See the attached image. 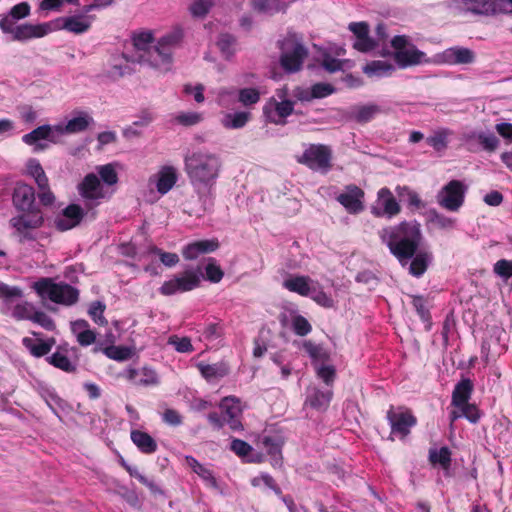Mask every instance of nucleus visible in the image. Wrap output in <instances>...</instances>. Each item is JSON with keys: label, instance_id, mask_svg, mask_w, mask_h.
I'll return each instance as SVG.
<instances>
[{"label": "nucleus", "instance_id": "nucleus-1", "mask_svg": "<svg viewBox=\"0 0 512 512\" xmlns=\"http://www.w3.org/2000/svg\"><path fill=\"white\" fill-rule=\"evenodd\" d=\"M379 238L385 244L390 253L405 265L411 260L409 273L414 277H421L427 270L432 255L427 251H419L423 240L421 225L416 220L402 221L397 225L381 229Z\"/></svg>", "mask_w": 512, "mask_h": 512}, {"label": "nucleus", "instance_id": "nucleus-54", "mask_svg": "<svg viewBox=\"0 0 512 512\" xmlns=\"http://www.w3.org/2000/svg\"><path fill=\"white\" fill-rule=\"evenodd\" d=\"M213 6L212 0H195L189 7V11L194 17H205L211 7Z\"/></svg>", "mask_w": 512, "mask_h": 512}, {"label": "nucleus", "instance_id": "nucleus-51", "mask_svg": "<svg viewBox=\"0 0 512 512\" xmlns=\"http://www.w3.org/2000/svg\"><path fill=\"white\" fill-rule=\"evenodd\" d=\"M475 137L483 150L489 153L494 152L499 146V139L493 133L480 132Z\"/></svg>", "mask_w": 512, "mask_h": 512}, {"label": "nucleus", "instance_id": "nucleus-63", "mask_svg": "<svg viewBox=\"0 0 512 512\" xmlns=\"http://www.w3.org/2000/svg\"><path fill=\"white\" fill-rule=\"evenodd\" d=\"M169 343L175 347V350L180 353H189L193 351V345L188 337L178 338L172 336L169 338Z\"/></svg>", "mask_w": 512, "mask_h": 512}, {"label": "nucleus", "instance_id": "nucleus-50", "mask_svg": "<svg viewBox=\"0 0 512 512\" xmlns=\"http://www.w3.org/2000/svg\"><path fill=\"white\" fill-rule=\"evenodd\" d=\"M260 100V92L256 88H243L238 92V101L245 107L255 105Z\"/></svg>", "mask_w": 512, "mask_h": 512}, {"label": "nucleus", "instance_id": "nucleus-33", "mask_svg": "<svg viewBox=\"0 0 512 512\" xmlns=\"http://www.w3.org/2000/svg\"><path fill=\"white\" fill-rule=\"evenodd\" d=\"M310 281L308 276H293L283 281V287L290 292L307 297L310 296L312 289L309 285Z\"/></svg>", "mask_w": 512, "mask_h": 512}, {"label": "nucleus", "instance_id": "nucleus-48", "mask_svg": "<svg viewBox=\"0 0 512 512\" xmlns=\"http://www.w3.org/2000/svg\"><path fill=\"white\" fill-rule=\"evenodd\" d=\"M34 310L35 309H34L33 304L25 301V302L16 304L12 310L11 315L17 321H21V320H30L31 321Z\"/></svg>", "mask_w": 512, "mask_h": 512}, {"label": "nucleus", "instance_id": "nucleus-3", "mask_svg": "<svg viewBox=\"0 0 512 512\" xmlns=\"http://www.w3.org/2000/svg\"><path fill=\"white\" fill-rule=\"evenodd\" d=\"M12 203L18 214L9 220L14 229L13 235L20 242L33 241V232L40 229L45 222L44 215L36 205L35 189L26 183H16L12 193Z\"/></svg>", "mask_w": 512, "mask_h": 512}, {"label": "nucleus", "instance_id": "nucleus-61", "mask_svg": "<svg viewBox=\"0 0 512 512\" xmlns=\"http://www.w3.org/2000/svg\"><path fill=\"white\" fill-rule=\"evenodd\" d=\"M317 376L323 380V382L330 386L333 384L336 378V370L332 365H323L317 368Z\"/></svg>", "mask_w": 512, "mask_h": 512}, {"label": "nucleus", "instance_id": "nucleus-2", "mask_svg": "<svg viewBox=\"0 0 512 512\" xmlns=\"http://www.w3.org/2000/svg\"><path fill=\"white\" fill-rule=\"evenodd\" d=\"M184 172L196 192L204 211L212 208L214 188L222 171L219 155L206 150L187 153L183 159Z\"/></svg>", "mask_w": 512, "mask_h": 512}, {"label": "nucleus", "instance_id": "nucleus-14", "mask_svg": "<svg viewBox=\"0 0 512 512\" xmlns=\"http://www.w3.org/2000/svg\"><path fill=\"white\" fill-rule=\"evenodd\" d=\"M364 191L356 185H349L346 191L337 196V201L351 214H358L364 210Z\"/></svg>", "mask_w": 512, "mask_h": 512}, {"label": "nucleus", "instance_id": "nucleus-28", "mask_svg": "<svg viewBox=\"0 0 512 512\" xmlns=\"http://www.w3.org/2000/svg\"><path fill=\"white\" fill-rule=\"evenodd\" d=\"M130 437L134 445L143 454H153L158 449L157 442L147 432L141 430H132Z\"/></svg>", "mask_w": 512, "mask_h": 512}, {"label": "nucleus", "instance_id": "nucleus-6", "mask_svg": "<svg viewBox=\"0 0 512 512\" xmlns=\"http://www.w3.org/2000/svg\"><path fill=\"white\" fill-rule=\"evenodd\" d=\"M183 39V31L180 28L163 35L148 55V65L151 67L168 71L172 64L173 50L178 47Z\"/></svg>", "mask_w": 512, "mask_h": 512}, {"label": "nucleus", "instance_id": "nucleus-21", "mask_svg": "<svg viewBox=\"0 0 512 512\" xmlns=\"http://www.w3.org/2000/svg\"><path fill=\"white\" fill-rule=\"evenodd\" d=\"M54 131L55 127L52 128L50 125H42L31 132L25 134L22 137V141L30 146H35V151L43 150L46 146L39 143L41 140H50L54 141Z\"/></svg>", "mask_w": 512, "mask_h": 512}, {"label": "nucleus", "instance_id": "nucleus-60", "mask_svg": "<svg viewBox=\"0 0 512 512\" xmlns=\"http://www.w3.org/2000/svg\"><path fill=\"white\" fill-rule=\"evenodd\" d=\"M310 297L313 301H315L318 305L324 308H332L334 306V301L330 295H328L323 290H316L315 288L311 289Z\"/></svg>", "mask_w": 512, "mask_h": 512}, {"label": "nucleus", "instance_id": "nucleus-36", "mask_svg": "<svg viewBox=\"0 0 512 512\" xmlns=\"http://www.w3.org/2000/svg\"><path fill=\"white\" fill-rule=\"evenodd\" d=\"M452 453L447 446L429 450V462L432 466L439 465L444 471H449L452 463Z\"/></svg>", "mask_w": 512, "mask_h": 512}, {"label": "nucleus", "instance_id": "nucleus-10", "mask_svg": "<svg viewBox=\"0 0 512 512\" xmlns=\"http://www.w3.org/2000/svg\"><path fill=\"white\" fill-rule=\"evenodd\" d=\"M386 418L391 427V433L399 436L401 439L407 437L411 428L417 424V418L410 410L397 412L393 406L389 408Z\"/></svg>", "mask_w": 512, "mask_h": 512}, {"label": "nucleus", "instance_id": "nucleus-40", "mask_svg": "<svg viewBox=\"0 0 512 512\" xmlns=\"http://www.w3.org/2000/svg\"><path fill=\"white\" fill-rule=\"evenodd\" d=\"M251 118V113L240 111L236 113H228L222 120V124L227 129H240L244 127Z\"/></svg>", "mask_w": 512, "mask_h": 512}, {"label": "nucleus", "instance_id": "nucleus-11", "mask_svg": "<svg viewBox=\"0 0 512 512\" xmlns=\"http://www.w3.org/2000/svg\"><path fill=\"white\" fill-rule=\"evenodd\" d=\"M294 112V102L291 100L277 101L271 98L263 107L267 121L275 125H285L286 118Z\"/></svg>", "mask_w": 512, "mask_h": 512}, {"label": "nucleus", "instance_id": "nucleus-23", "mask_svg": "<svg viewBox=\"0 0 512 512\" xmlns=\"http://www.w3.org/2000/svg\"><path fill=\"white\" fill-rule=\"evenodd\" d=\"M132 40L138 54V61L148 64L147 58L153 48L151 45L154 41L153 33L151 31L135 33Z\"/></svg>", "mask_w": 512, "mask_h": 512}, {"label": "nucleus", "instance_id": "nucleus-49", "mask_svg": "<svg viewBox=\"0 0 512 512\" xmlns=\"http://www.w3.org/2000/svg\"><path fill=\"white\" fill-rule=\"evenodd\" d=\"M150 254L157 255L163 265L166 267H173L179 262V256L173 252H166L157 246H151L148 249Z\"/></svg>", "mask_w": 512, "mask_h": 512}, {"label": "nucleus", "instance_id": "nucleus-32", "mask_svg": "<svg viewBox=\"0 0 512 512\" xmlns=\"http://www.w3.org/2000/svg\"><path fill=\"white\" fill-rule=\"evenodd\" d=\"M262 448L272 457L281 456L284 438L278 432L265 433L261 440Z\"/></svg>", "mask_w": 512, "mask_h": 512}, {"label": "nucleus", "instance_id": "nucleus-19", "mask_svg": "<svg viewBox=\"0 0 512 512\" xmlns=\"http://www.w3.org/2000/svg\"><path fill=\"white\" fill-rule=\"evenodd\" d=\"M378 200L381 202L383 210L380 211L373 208L372 213L375 216L381 217L386 215L388 218H392L400 213L401 207L387 187H383L378 191Z\"/></svg>", "mask_w": 512, "mask_h": 512}, {"label": "nucleus", "instance_id": "nucleus-46", "mask_svg": "<svg viewBox=\"0 0 512 512\" xmlns=\"http://www.w3.org/2000/svg\"><path fill=\"white\" fill-rule=\"evenodd\" d=\"M49 364L64 371V372H75L76 366L70 361V359L63 353L56 351L47 358Z\"/></svg>", "mask_w": 512, "mask_h": 512}, {"label": "nucleus", "instance_id": "nucleus-59", "mask_svg": "<svg viewBox=\"0 0 512 512\" xmlns=\"http://www.w3.org/2000/svg\"><path fill=\"white\" fill-rule=\"evenodd\" d=\"M142 377L135 381L136 385L140 386H155L159 384V378L157 376V373L151 369L144 367L141 370Z\"/></svg>", "mask_w": 512, "mask_h": 512}, {"label": "nucleus", "instance_id": "nucleus-58", "mask_svg": "<svg viewBox=\"0 0 512 512\" xmlns=\"http://www.w3.org/2000/svg\"><path fill=\"white\" fill-rule=\"evenodd\" d=\"M98 173L101 180L107 185H114L118 181L117 172L111 164L100 166L98 168Z\"/></svg>", "mask_w": 512, "mask_h": 512}, {"label": "nucleus", "instance_id": "nucleus-22", "mask_svg": "<svg viewBox=\"0 0 512 512\" xmlns=\"http://www.w3.org/2000/svg\"><path fill=\"white\" fill-rule=\"evenodd\" d=\"M443 57L445 62L450 65L471 64L475 61V53L465 47L455 46L444 51Z\"/></svg>", "mask_w": 512, "mask_h": 512}, {"label": "nucleus", "instance_id": "nucleus-39", "mask_svg": "<svg viewBox=\"0 0 512 512\" xmlns=\"http://www.w3.org/2000/svg\"><path fill=\"white\" fill-rule=\"evenodd\" d=\"M410 297L412 299L411 303L417 315L424 323H426V330H429L431 328L432 322L431 313L427 307V299L422 295H411Z\"/></svg>", "mask_w": 512, "mask_h": 512}, {"label": "nucleus", "instance_id": "nucleus-62", "mask_svg": "<svg viewBox=\"0 0 512 512\" xmlns=\"http://www.w3.org/2000/svg\"><path fill=\"white\" fill-rule=\"evenodd\" d=\"M138 481L144 486H146L149 489L151 495H153L154 497L164 496V490L161 488L160 484L157 483L154 479L141 474L138 476Z\"/></svg>", "mask_w": 512, "mask_h": 512}, {"label": "nucleus", "instance_id": "nucleus-35", "mask_svg": "<svg viewBox=\"0 0 512 512\" xmlns=\"http://www.w3.org/2000/svg\"><path fill=\"white\" fill-rule=\"evenodd\" d=\"M424 56L425 54L415 47L394 53L396 63L403 68L419 64Z\"/></svg>", "mask_w": 512, "mask_h": 512}, {"label": "nucleus", "instance_id": "nucleus-12", "mask_svg": "<svg viewBox=\"0 0 512 512\" xmlns=\"http://www.w3.org/2000/svg\"><path fill=\"white\" fill-rule=\"evenodd\" d=\"M49 23L31 24L23 23L11 27L10 30L2 31L5 34H11L12 39L18 42H25L31 39L42 38L51 32Z\"/></svg>", "mask_w": 512, "mask_h": 512}, {"label": "nucleus", "instance_id": "nucleus-43", "mask_svg": "<svg viewBox=\"0 0 512 512\" xmlns=\"http://www.w3.org/2000/svg\"><path fill=\"white\" fill-rule=\"evenodd\" d=\"M303 349L313 361L325 362L329 360L330 355L328 351L322 345L316 344L311 340L303 342Z\"/></svg>", "mask_w": 512, "mask_h": 512}, {"label": "nucleus", "instance_id": "nucleus-38", "mask_svg": "<svg viewBox=\"0 0 512 512\" xmlns=\"http://www.w3.org/2000/svg\"><path fill=\"white\" fill-rule=\"evenodd\" d=\"M334 91L335 88L329 83H316L311 87L310 92H303L299 98L303 101L321 99L333 94Z\"/></svg>", "mask_w": 512, "mask_h": 512}, {"label": "nucleus", "instance_id": "nucleus-20", "mask_svg": "<svg viewBox=\"0 0 512 512\" xmlns=\"http://www.w3.org/2000/svg\"><path fill=\"white\" fill-rule=\"evenodd\" d=\"M31 7L28 2H21L14 5L7 14L0 15V29L1 31L10 30L11 27L17 25L19 20H22L30 15Z\"/></svg>", "mask_w": 512, "mask_h": 512}, {"label": "nucleus", "instance_id": "nucleus-45", "mask_svg": "<svg viewBox=\"0 0 512 512\" xmlns=\"http://www.w3.org/2000/svg\"><path fill=\"white\" fill-rule=\"evenodd\" d=\"M381 112L378 105H362L355 108L354 119L358 123H367L371 121L377 114Z\"/></svg>", "mask_w": 512, "mask_h": 512}, {"label": "nucleus", "instance_id": "nucleus-5", "mask_svg": "<svg viewBox=\"0 0 512 512\" xmlns=\"http://www.w3.org/2000/svg\"><path fill=\"white\" fill-rule=\"evenodd\" d=\"M32 289L42 299L71 306L79 299V291L70 284L60 282L55 283L52 278L42 277L32 284Z\"/></svg>", "mask_w": 512, "mask_h": 512}, {"label": "nucleus", "instance_id": "nucleus-18", "mask_svg": "<svg viewBox=\"0 0 512 512\" xmlns=\"http://www.w3.org/2000/svg\"><path fill=\"white\" fill-rule=\"evenodd\" d=\"M219 248L217 239H205L191 242L182 249V255L186 260H195L200 255L208 254Z\"/></svg>", "mask_w": 512, "mask_h": 512}, {"label": "nucleus", "instance_id": "nucleus-24", "mask_svg": "<svg viewBox=\"0 0 512 512\" xmlns=\"http://www.w3.org/2000/svg\"><path fill=\"white\" fill-rule=\"evenodd\" d=\"M178 174L176 168L165 165L157 173L156 189L161 195L167 194L177 183Z\"/></svg>", "mask_w": 512, "mask_h": 512}, {"label": "nucleus", "instance_id": "nucleus-53", "mask_svg": "<svg viewBox=\"0 0 512 512\" xmlns=\"http://www.w3.org/2000/svg\"><path fill=\"white\" fill-rule=\"evenodd\" d=\"M37 187H38V198H39L41 205H43L45 207L52 206L56 201V197L50 188L49 181L41 183V184L37 185Z\"/></svg>", "mask_w": 512, "mask_h": 512}, {"label": "nucleus", "instance_id": "nucleus-27", "mask_svg": "<svg viewBox=\"0 0 512 512\" xmlns=\"http://www.w3.org/2000/svg\"><path fill=\"white\" fill-rule=\"evenodd\" d=\"M473 391L474 384L472 380L469 378H462L459 382H457L453 389L451 405L454 407L465 404L471 399Z\"/></svg>", "mask_w": 512, "mask_h": 512}, {"label": "nucleus", "instance_id": "nucleus-42", "mask_svg": "<svg viewBox=\"0 0 512 512\" xmlns=\"http://www.w3.org/2000/svg\"><path fill=\"white\" fill-rule=\"evenodd\" d=\"M452 135V131L447 128H441L429 136L426 141L427 144L433 147L436 151H442L448 146V137Z\"/></svg>", "mask_w": 512, "mask_h": 512}, {"label": "nucleus", "instance_id": "nucleus-41", "mask_svg": "<svg viewBox=\"0 0 512 512\" xmlns=\"http://www.w3.org/2000/svg\"><path fill=\"white\" fill-rule=\"evenodd\" d=\"M239 404L240 401L235 396H226L221 400L219 407L222 410V417L224 421L237 414H242Z\"/></svg>", "mask_w": 512, "mask_h": 512}, {"label": "nucleus", "instance_id": "nucleus-37", "mask_svg": "<svg viewBox=\"0 0 512 512\" xmlns=\"http://www.w3.org/2000/svg\"><path fill=\"white\" fill-rule=\"evenodd\" d=\"M395 70L394 66L386 61L373 60L363 67V72L369 76H388Z\"/></svg>", "mask_w": 512, "mask_h": 512}, {"label": "nucleus", "instance_id": "nucleus-56", "mask_svg": "<svg viewBox=\"0 0 512 512\" xmlns=\"http://www.w3.org/2000/svg\"><path fill=\"white\" fill-rule=\"evenodd\" d=\"M28 172L34 178L37 185L49 181L44 169L37 160L29 161Z\"/></svg>", "mask_w": 512, "mask_h": 512}, {"label": "nucleus", "instance_id": "nucleus-31", "mask_svg": "<svg viewBox=\"0 0 512 512\" xmlns=\"http://www.w3.org/2000/svg\"><path fill=\"white\" fill-rule=\"evenodd\" d=\"M331 390L323 391L319 388H312L309 392L306 403L316 410H326L332 400Z\"/></svg>", "mask_w": 512, "mask_h": 512}, {"label": "nucleus", "instance_id": "nucleus-4", "mask_svg": "<svg viewBox=\"0 0 512 512\" xmlns=\"http://www.w3.org/2000/svg\"><path fill=\"white\" fill-rule=\"evenodd\" d=\"M280 50L279 64L286 73L299 72L309 55L308 48L296 33L288 32L277 42Z\"/></svg>", "mask_w": 512, "mask_h": 512}, {"label": "nucleus", "instance_id": "nucleus-9", "mask_svg": "<svg viewBox=\"0 0 512 512\" xmlns=\"http://www.w3.org/2000/svg\"><path fill=\"white\" fill-rule=\"evenodd\" d=\"M466 187L460 180H451L437 195L438 204L448 211H458L464 204Z\"/></svg>", "mask_w": 512, "mask_h": 512}, {"label": "nucleus", "instance_id": "nucleus-13", "mask_svg": "<svg viewBox=\"0 0 512 512\" xmlns=\"http://www.w3.org/2000/svg\"><path fill=\"white\" fill-rule=\"evenodd\" d=\"M94 19V16L83 14L63 16L55 20V25L57 29L80 35L90 30Z\"/></svg>", "mask_w": 512, "mask_h": 512}, {"label": "nucleus", "instance_id": "nucleus-47", "mask_svg": "<svg viewBox=\"0 0 512 512\" xmlns=\"http://www.w3.org/2000/svg\"><path fill=\"white\" fill-rule=\"evenodd\" d=\"M224 276V272L214 258H209L205 266V279L211 283H219Z\"/></svg>", "mask_w": 512, "mask_h": 512}, {"label": "nucleus", "instance_id": "nucleus-7", "mask_svg": "<svg viewBox=\"0 0 512 512\" xmlns=\"http://www.w3.org/2000/svg\"><path fill=\"white\" fill-rule=\"evenodd\" d=\"M202 278L203 274L200 267L186 269L181 274L165 281L159 288V292L163 296H171L176 293L192 291L200 286Z\"/></svg>", "mask_w": 512, "mask_h": 512}, {"label": "nucleus", "instance_id": "nucleus-15", "mask_svg": "<svg viewBox=\"0 0 512 512\" xmlns=\"http://www.w3.org/2000/svg\"><path fill=\"white\" fill-rule=\"evenodd\" d=\"M458 6L476 15H497L503 10L497 0H456Z\"/></svg>", "mask_w": 512, "mask_h": 512}, {"label": "nucleus", "instance_id": "nucleus-29", "mask_svg": "<svg viewBox=\"0 0 512 512\" xmlns=\"http://www.w3.org/2000/svg\"><path fill=\"white\" fill-rule=\"evenodd\" d=\"M23 346L31 353L32 356L40 358L47 355L53 345L55 344L54 338H49L46 341L42 339L34 340L30 337H24L22 339Z\"/></svg>", "mask_w": 512, "mask_h": 512}, {"label": "nucleus", "instance_id": "nucleus-52", "mask_svg": "<svg viewBox=\"0 0 512 512\" xmlns=\"http://www.w3.org/2000/svg\"><path fill=\"white\" fill-rule=\"evenodd\" d=\"M105 309L106 306L104 303L101 301H94L89 307L88 314L96 324L104 326L108 323L107 319L104 317Z\"/></svg>", "mask_w": 512, "mask_h": 512}, {"label": "nucleus", "instance_id": "nucleus-8", "mask_svg": "<svg viewBox=\"0 0 512 512\" xmlns=\"http://www.w3.org/2000/svg\"><path fill=\"white\" fill-rule=\"evenodd\" d=\"M297 161L313 171L326 173L332 168V150L324 144H310Z\"/></svg>", "mask_w": 512, "mask_h": 512}, {"label": "nucleus", "instance_id": "nucleus-17", "mask_svg": "<svg viewBox=\"0 0 512 512\" xmlns=\"http://www.w3.org/2000/svg\"><path fill=\"white\" fill-rule=\"evenodd\" d=\"M84 218V211L78 204H69L62 215L55 219V227L64 232L78 226Z\"/></svg>", "mask_w": 512, "mask_h": 512}, {"label": "nucleus", "instance_id": "nucleus-57", "mask_svg": "<svg viewBox=\"0 0 512 512\" xmlns=\"http://www.w3.org/2000/svg\"><path fill=\"white\" fill-rule=\"evenodd\" d=\"M23 291L18 286H9L0 281V299L4 301H9L13 298H22Z\"/></svg>", "mask_w": 512, "mask_h": 512}, {"label": "nucleus", "instance_id": "nucleus-16", "mask_svg": "<svg viewBox=\"0 0 512 512\" xmlns=\"http://www.w3.org/2000/svg\"><path fill=\"white\" fill-rule=\"evenodd\" d=\"M349 30L356 37L354 49L367 53L376 48L377 43L369 36V25L366 22H352L349 24Z\"/></svg>", "mask_w": 512, "mask_h": 512}, {"label": "nucleus", "instance_id": "nucleus-25", "mask_svg": "<svg viewBox=\"0 0 512 512\" xmlns=\"http://www.w3.org/2000/svg\"><path fill=\"white\" fill-rule=\"evenodd\" d=\"M454 410H452L449 414V419L451 424L454 423L459 418H466L470 423L476 424L482 413L476 404L470 403L469 401L460 406H454Z\"/></svg>", "mask_w": 512, "mask_h": 512}, {"label": "nucleus", "instance_id": "nucleus-34", "mask_svg": "<svg viewBox=\"0 0 512 512\" xmlns=\"http://www.w3.org/2000/svg\"><path fill=\"white\" fill-rule=\"evenodd\" d=\"M93 121L91 117L86 114H82L78 117L70 119L65 126H55V132L58 134H73L85 131L89 124Z\"/></svg>", "mask_w": 512, "mask_h": 512}, {"label": "nucleus", "instance_id": "nucleus-64", "mask_svg": "<svg viewBox=\"0 0 512 512\" xmlns=\"http://www.w3.org/2000/svg\"><path fill=\"white\" fill-rule=\"evenodd\" d=\"M31 321L39 324L46 330H53L55 328V323L53 319L43 311L34 310Z\"/></svg>", "mask_w": 512, "mask_h": 512}, {"label": "nucleus", "instance_id": "nucleus-55", "mask_svg": "<svg viewBox=\"0 0 512 512\" xmlns=\"http://www.w3.org/2000/svg\"><path fill=\"white\" fill-rule=\"evenodd\" d=\"M292 328L296 335L306 336L312 331L309 321L302 315H296L292 319Z\"/></svg>", "mask_w": 512, "mask_h": 512}, {"label": "nucleus", "instance_id": "nucleus-30", "mask_svg": "<svg viewBox=\"0 0 512 512\" xmlns=\"http://www.w3.org/2000/svg\"><path fill=\"white\" fill-rule=\"evenodd\" d=\"M79 192L82 197L90 200L102 197L99 178L93 173L87 174L79 185Z\"/></svg>", "mask_w": 512, "mask_h": 512}, {"label": "nucleus", "instance_id": "nucleus-26", "mask_svg": "<svg viewBox=\"0 0 512 512\" xmlns=\"http://www.w3.org/2000/svg\"><path fill=\"white\" fill-rule=\"evenodd\" d=\"M201 376L208 382L221 379L227 376L230 372L229 366L225 362H217L213 364H206L200 362L197 364Z\"/></svg>", "mask_w": 512, "mask_h": 512}, {"label": "nucleus", "instance_id": "nucleus-44", "mask_svg": "<svg viewBox=\"0 0 512 512\" xmlns=\"http://www.w3.org/2000/svg\"><path fill=\"white\" fill-rule=\"evenodd\" d=\"M236 44V37L230 33H221L217 40L218 48L227 59L235 54Z\"/></svg>", "mask_w": 512, "mask_h": 512}]
</instances>
